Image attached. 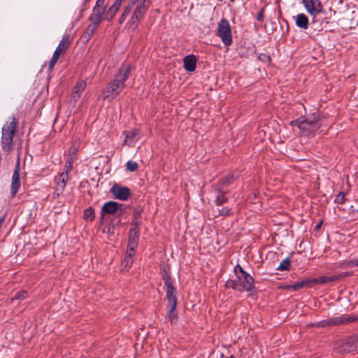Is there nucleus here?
<instances>
[{
	"label": "nucleus",
	"instance_id": "f257e3e1",
	"mask_svg": "<svg viewBox=\"0 0 358 358\" xmlns=\"http://www.w3.org/2000/svg\"><path fill=\"white\" fill-rule=\"evenodd\" d=\"M151 5L148 0H129L127 6L124 8L119 18V23L122 24L134 8L133 14L128 22L129 27L136 29L139 22L143 18Z\"/></svg>",
	"mask_w": 358,
	"mask_h": 358
},
{
	"label": "nucleus",
	"instance_id": "f03ea898",
	"mask_svg": "<svg viewBox=\"0 0 358 358\" xmlns=\"http://www.w3.org/2000/svg\"><path fill=\"white\" fill-rule=\"evenodd\" d=\"M131 69V65H122L114 79L103 89L100 97L103 100L113 101L125 87L124 83L130 76Z\"/></svg>",
	"mask_w": 358,
	"mask_h": 358
},
{
	"label": "nucleus",
	"instance_id": "7ed1b4c3",
	"mask_svg": "<svg viewBox=\"0 0 358 358\" xmlns=\"http://www.w3.org/2000/svg\"><path fill=\"white\" fill-rule=\"evenodd\" d=\"M234 272L236 275V279L227 281V287L239 292H248L254 288L253 278L247 273L239 264L234 267Z\"/></svg>",
	"mask_w": 358,
	"mask_h": 358
},
{
	"label": "nucleus",
	"instance_id": "20e7f679",
	"mask_svg": "<svg viewBox=\"0 0 358 358\" xmlns=\"http://www.w3.org/2000/svg\"><path fill=\"white\" fill-rule=\"evenodd\" d=\"M290 124L297 127L301 135L305 136H314L320 127L318 118L316 116L306 119H297L291 122Z\"/></svg>",
	"mask_w": 358,
	"mask_h": 358
},
{
	"label": "nucleus",
	"instance_id": "39448f33",
	"mask_svg": "<svg viewBox=\"0 0 358 358\" xmlns=\"http://www.w3.org/2000/svg\"><path fill=\"white\" fill-rule=\"evenodd\" d=\"M17 126V121L15 117H12L11 121L7 122L2 128V149L6 152L13 150V139Z\"/></svg>",
	"mask_w": 358,
	"mask_h": 358
},
{
	"label": "nucleus",
	"instance_id": "423d86ee",
	"mask_svg": "<svg viewBox=\"0 0 358 358\" xmlns=\"http://www.w3.org/2000/svg\"><path fill=\"white\" fill-rule=\"evenodd\" d=\"M334 277H327L322 276L319 278H311V279H306L301 280L300 282H297L292 285L287 287L288 289H292L293 291H298L302 288H311L313 287L317 284H324L327 282L333 281Z\"/></svg>",
	"mask_w": 358,
	"mask_h": 358
},
{
	"label": "nucleus",
	"instance_id": "0eeeda50",
	"mask_svg": "<svg viewBox=\"0 0 358 358\" xmlns=\"http://www.w3.org/2000/svg\"><path fill=\"white\" fill-rule=\"evenodd\" d=\"M216 34L225 45L229 46L232 43L231 27L227 19L222 18L218 22Z\"/></svg>",
	"mask_w": 358,
	"mask_h": 358
},
{
	"label": "nucleus",
	"instance_id": "6e6552de",
	"mask_svg": "<svg viewBox=\"0 0 358 358\" xmlns=\"http://www.w3.org/2000/svg\"><path fill=\"white\" fill-rule=\"evenodd\" d=\"M163 280L166 287V298L168 299L167 306L177 305L176 289L173 285L171 276L168 273L163 275Z\"/></svg>",
	"mask_w": 358,
	"mask_h": 358
},
{
	"label": "nucleus",
	"instance_id": "1a4fd4ad",
	"mask_svg": "<svg viewBox=\"0 0 358 358\" xmlns=\"http://www.w3.org/2000/svg\"><path fill=\"white\" fill-rule=\"evenodd\" d=\"M341 352H358V335L345 338L339 343Z\"/></svg>",
	"mask_w": 358,
	"mask_h": 358
},
{
	"label": "nucleus",
	"instance_id": "9d476101",
	"mask_svg": "<svg viewBox=\"0 0 358 358\" xmlns=\"http://www.w3.org/2000/svg\"><path fill=\"white\" fill-rule=\"evenodd\" d=\"M238 178V174L236 173H231L219 180V182L215 185V189L217 192H224L225 188L227 187L229 185L233 183L236 178Z\"/></svg>",
	"mask_w": 358,
	"mask_h": 358
},
{
	"label": "nucleus",
	"instance_id": "9b49d317",
	"mask_svg": "<svg viewBox=\"0 0 358 358\" xmlns=\"http://www.w3.org/2000/svg\"><path fill=\"white\" fill-rule=\"evenodd\" d=\"M303 3L309 14L316 16L322 10V6L319 0H303Z\"/></svg>",
	"mask_w": 358,
	"mask_h": 358
},
{
	"label": "nucleus",
	"instance_id": "f8f14e48",
	"mask_svg": "<svg viewBox=\"0 0 358 358\" xmlns=\"http://www.w3.org/2000/svg\"><path fill=\"white\" fill-rule=\"evenodd\" d=\"M123 204L118 203L115 201H108L102 207L101 209V215L104 214H114L115 213H118L120 215L122 212Z\"/></svg>",
	"mask_w": 358,
	"mask_h": 358
},
{
	"label": "nucleus",
	"instance_id": "ddd939ff",
	"mask_svg": "<svg viewBox=\"0 0 358 358\" xmlns=\"http://www.w3.org/2000/svg\"><path fill=\"white\" fill-rule=\"evenodd\" d=\"M111 193L116 199L125 201L130 195V190L128 187L114 185L111 188Z\"/></svg>",
	"mask_w": 358,
	"mask_h": 358
},
{
	"label": "nucleus",
	"instance_id": "4468645a",
	"mask_svg": "<svg viewBox=\"0 0 358 358\" xmlns=\"http://www.w3.org/2000/svg\"><path fill=\"white\" fill-rule=\"evenodd\" d=\"M86 87V83L83 80H80L77 83L76 86L73 88V90L71 93L70 101L73 104H76L78 99H80L83 92L84 91Z\"/></svg>",
	"mask_w": 358,
	"mask_h": 358
},
{
	"label": "nucleus",
	"instance_id": "2eb2a0df",
	"mask_svg": "<svg viewBox=\"0 0 358 358\" xmlns=\"http://www.w3.org/2000/svg\"><path fill=\"white\" fill-rule=\"evenodd\" d=\"M20 187V173H19V168L16 167L15 169L13 176H12V182H11V188H10V193L12 197H14L19 188Z\"/></svg>",
	"mask_w": 358,
	"mask_h": 358
},
{
	"label": "nucleus",
	"instance_id": "dca6fc26",
	"mask_svg": "<svg viewBox=\"0 0 358 358\" xmlns=\"http://www.w3.org/2000/svg\"><path fill=\"white\" fill-rule=\"evenodd\" d=\"M184 68L186 71L192 72L196 69V58L194 55H190L185 57L183 59Z\"/></svg>",
	"mask_w": 358,
	"mask_h": 358
},
{
	"label": "nucleus",
	"instance_id": "f3484780",
	"mask_svg": "<svg viewBox=\"0 0 358 358\" xmlns=\"http://www.w3.org/2000/svg\"><path fill=\"white\" fill-rule=\"evenodd\" d=\"M71 43L70 40V36L69 35H65L62 37V40L60 41L59 45L55 50V52H57L60 55L64 54L67 48H69V45Z\"/></svg>",
	"mask_w": 358,
	"mask_h": 358
},
{
	"label": "nucleus",
	"instance_id": "a211bd4d",
	"mask_svg": "<svg viewBox=\"0 0 358 358\" xmlns=\"http://www.w3.org/2000/svg\"><path fill=\"white\" fill-rule=\"evenodd\" d=\"M122 5V2L120 0H115L114 3L108 8L106 18L108 20H111L115 14L117 13V11L120 10L121 6Z\"/></svg>",
	"mask_w": 358,
	"mask_h": 358
},
{
	"label": "nucleus",
	"instance_id": "6ab92c4d",
	"mask_svg": "<svg viewBox=\"0 0 358 358\" xmlns=\"http://www.w3.org/2000/svg\"><path fill=\"white\" fill-rule=\"evenodd\" d=\"M296 26L301 29H306L308 26V18L303 13L297 15L294 17Z\"/></svg>",
	"mask_w": 358,
	"mask_h": 358
},
{
	"label": "nucleus",
	"instance_id": "aec40b11",
	"mask_svg": "<svg viewBox=\"0 0 358 358\" xmlns=\"http://www.w3.org/2000/svg\"><path fill=\"white\" fill-rule=\"evenodd\" d=\"M103 11L99 10L97 9H92V13L89 17L90 23L99 26L102 21V15Z\"/></svg>",
	"mask_w": 358,
	"mask_h": 358
},
{
	"label": "nucleus",
	"instance_id": "412c9836",
	"mask_svg": "<svg viewBox=\"0 0 358 358\" xmlns=\"http://www.w3.org/2000/svg\"><path fill=\"white\" fill-rule=\"evenodd\" d=\"M177 305L167 306V319L171 324H176L178 322V313L176 310Z\"/></svg>",
	"mask_w": 358,
	"mask_h": 358
},
{
	"label": "nucleus",
	"instance_id": "4be33fe9",
	"mask_svg": "<svg viewBox=\"0 0 358 358\" xmlns=\"http://www.w3.org/2000/svg\"><path fill=\"white\" fill-rule=\"evenodd\" d=\"M69 171H64L59 176L55 177V180L58 186L63 190L69 180Z\"/></svg>",
	"mask_w": 358,
	"mask_h": 358
},
{
	"label": "nucleus",
	"instance_id": "5701e85b",
	"mask_svg": "<svg viewBox=\"0 0 358 358\" xmlns=\"http://www.w3.org/2000/svg\"><path fill=\"white\" fill-rule=\"evenodd\" d=\"M139 234H140V227H138V224L137 222H136V227H132L129 231L128 241L138 243Z\"/></svg>",
	"mask_w": 358,
	"mask_h": 358
},
{
	"label": "nucleus",
	"instance_id": "b1692460",
	"mask_svg": "<svg viewBox=\"0 0 358 358\" xmlns=\"http://www.w3.org/2000/svg\"><path fill=\"white\" fill-rule=\"evenodd\" d=\"M123 134L125 136L124 143L131 144L136 140V137L139 134L138 129H134L131 131H124Z\"/></svg>",
	"mask_w": 358,
	"mask_h": 358
},
{
	"label": "nucleus",
	"instance_id": "393cba45",
	"mask_svg": "<svg viewBox=\"0 0 358 358\" xmlns=\"http://www.w3.org/2000/svg\"><path fill=\"white\" fill-rule=\"evenodd\" d=\"M99 26L95 25L92 23H90L86 28L85 33L83 35V37L87 41L94 34L95 30Z\"/></svg>",
	"mask_w": 358,
	"mask_h": 358
},
{
	"label": "nucleus",
	"instance_id": "a878e982",
	"mask_svg": "<svg viewBox=\"0 0 358 358\" xmlns=\"http://www.w3.org/2000/svg\"><path fill=\"white\" fill-rule=\"evenodd\" d=\"M358 320L357 316L339 317H337V324L351 323Z\"/></svg>",
	"mask_w": 358,
	"mask_h": 358
},
{
	"label": "nucleus",
	"instance_id": "bb28decb",
	"mask_svg": "<svg viewBox=\"0 0 358 358\" xmlns=\"http://www.w3.org/2000/svg\"><path fill=\"white\" fill-rule=\"evenodd\" d=\"M132 252H126V257L122 262V266L124 268H129L132 264Z\"/></svg>",
	"mask_w": 358,
	"mask_h": 358
},
{
	"label": "nucleus",
	"instance_id": "cd10ccee",
	"mask_svg": "<svg viewBox=\"0 0 358 358\" xmlns=\"http://www.w3.org/2000/svg\"><path fill=\"white\" fill-rule=\"evenodd\" d=\"M226 193L227 191H224V192L222 193L217 192V195L215 199V203L217 206H221L227 201L228 199L225 196Z\"/></svg>",
	"mask_w": 358,
	"mask_h": 358
},
{
	"label": "nucleus",
	"instance_id": "c85d7f7f",
	"mask_svg": "<svg viewBox=\"0 0 358 358\" xmlns=\"http://www.w3.org/2000/svg\"><path fill=\"white\" fill-rule=\"evenodd\" d=\"M289 266H290V261H289V258H286L281 262L280 265L276 268V270L281 271H287L289 269Z\"/></svg>",
	"mask_w": 358,
	"mask_h": 358
},
{
	"label": "nucleus",
	"instance_id": "c756f323",
	"mask_svg": "<svg viewBox=\"0 0 358 358\" xmlns=\"http://www.w3.org/2000/svg\"><path fill=\"white\" fill-rule=\"evenodd\" d=\"M75 157L73 155H71V153H69L67 160L65 164L64 171L70 172L73 168V163L74 162Z\"/></svg>",
	"mask_w": 358,
	"mask_h": 358
},
{
	"label": "nucleus",
	"instance_id": "7c9ffc66",
	"mask_svg": "<svg viewBox=\"0 0 358 358\" xmlns=\"http://www.w3.org/2000/svg\"><path fill=\"white\" fill-rule=\"evenodd\" d=\"M126 169L128 171L134 172L138 169V164L136 162L129 160L126 164Z\"/></svg>",
	"mask_w": 358,
	"mask_h": 358
},
{
	"label": "nucleus",
	"instance_id": "2f4dec72",
	"mask_svg": "<svg viewBox=\"0 0 358 358\" xmlns=\"http://www.w3.org/2000/svg\"><path fill=\"white\" fill-rule=\"evenodd\" d=\"M83 217L85 220H93L94 218V210L92 208L86 209L84 212Z\"/></svg>",
	"mask_w": 358,
	"mask_h": 358
},
{
	"label": "nucleus",
	"instance_id": "473e14b6",
	"mask_svg": "<svg viewBox=\"0 0 358 358\" xmlns=\"http://www.w3.org/2000/svg\"><path fill=\"white\" fill-rule=\"evenodd\" d=\"M141 212L139 210H135L133 214V220H132V225L133 227H136V222L138 224V227H140L141 224Z\"/></svg>",
	"mask_w": 358,
	"mask_h": 358
},
{
	"label": "nucleus",
	"instance_id": "72a5a7b5",
	"mask_svg": "<svg viewBox=\"0 0 358 358\" xmlns=\"http://www.w3.org/2000/svg\"><path fill=\"white\" fill-rule=\"evenodd\" d=\"M27 296V292L25 290H21L18 292L14 297L11 299V301H14L15 300H23L26 299Z\"/></svg>",
	"mask_w": 358,
	"mask_h": 358
},
{
	"label": "nucleus",
	"instance_id": "f704fd0d",
	"mask_svg": "<svg viewBox=\"0 0 358 358\" xmlns=\"http://www.w3.org/2000/svg\"><path fill=\"white\" fill-rule=\"evenodd\" d=\"M61 55H60L57 52H54L52 57L49 64V69H52L54 67L55 64L57 63Z\"/></svg>",
	"mask_w": 358,
	"mask_h": 358
},
{
	"label": "nucleus",
	"instance_id": "c9c22d12",
	"mask_svg": "<svg viewBox=\"0 0 358 358\" xmlns=\"http://www.w3.org/2000/svg\"><path fill=\"white\" fill-rule=\"evenodd\" d=\"M258 59L261 62L268 64H270L271 62V59L270 56L268 55L267 54H264V53L259 54L258 56Z\"/></svg>",
	"mask_w": 358,
	"mask_h": 358
},
{
	"label": "nucleus",
	"instance_id": "e433bc0d",
	"mask_svg": "<svg viewBox=\"0 0 358 358\" xmlns=\"http://www.w3.org/2000/svg\"><path fill=\"white\" fill-rule=\"evenodd\" d=\"M105 8V0H97L95 6L93 8V9H97L103 12Z\"/></svg>",
	"mask_w": 358,
	"mask_h": 358
},
{
	"label": "nucleus",
	"instance_id": "4c0bfd02",
	"mask_svg": "<svg viewBox=\"0 0 358 358\" xmlns=\"http://www.w3.org/2000/svg\"><path fill=\"white\" fill-rule=\"evenodd\" d=\"M138 246L137 242H129L127 244V250L126 252H132L134 255V250Z\"/></svg>",
	"mask_w": 358,
	"mask_h": 358
},
{
	"label": "nucleus",
	"instance_id": "58836bf2",
	"mask_svg": "<svg viewBox=\"0 0 358 358\" xmlns=\"http://www.w3.org/2000/svg\"><path fill=\"white\" fill-rule=\"evenodd\" d=\"M231 213V210L227 207H224L220 210V215L222 216H228Z\"/></svg>",
	"mask_w": 358,
	"mask_h": 358
},
{
	"label": "nucleus",
	"instance_id": "ea45409f",
	"mask_svg": "<svg viewBox=\"0 0 358 358\" xmlns=\"http://www.w3.org/2000/svg\"><path fill=\"white\" fill-rule=\"evenodd\" d=\"M345 194L341 192L338 194H337V203H343L345 201Z\"/></svg>",
	"mask_w": 358,
	"mask_h": 358
},
{
	"label": "nucleus",
	"instance_id": "a19ab883",
	"mask_svg": "<svg viewBox=\"0 0 358 358\" xmlns=\"http://www.w3.org/2000/svg\"><path fill=\"white\" fill-rule=\"evenodd\" d=\"M320 323H321L322 326H326V325L334 324L335 322L333 321H329V322L322 321Z\"/></svg>",
	"mask_w": 358,
	"mask_h": 358
},
{
	"label": "nucleus",
	"instance_id": "79ce46f5",
	"mask_svg": "<svg viewBox=\"0 0 358 358\" xmlns=\"http://www.w3.org/2000/svg\"><path fill=\"white\" fill-rule=\"evenodd\" d=\"M76 148H74V147H71L70 150H69V153H71V155H73V157H75L76 156Z\"/></svg>",
	"mask_w": 358,
	"mask_h": 358
},
{
	"label": "nucleus",
	"instance_id": "37998d69",
	"mask_svg": "<svg viewBox=\"0 0 358 358\" xmlns=\"http://www.w3.org/2000/svg\"><path fill=\"white\" fill-rule=\"evenodd\" d=\"M262 19V13H259L257 16V20H261Z\"/></svg>",
	"mask_w": 358,
	"mask_h": 358
},
{
	"label": "nucleus",
	"instance_id": "c03bdc74",
	"mask_svg": "<svg viewBox=\"0 0 358 358\" xmlns=\"http://www.w3.org/2000/svg\"><path fill=\"white\" fill-rule=\"evenodd\" d=\"M320 225H321V223L318 224L317 225L315 226V229L316 230H318L320 227Z\"/></svg>",
	"mask_w": 358,
	"mask_h": 358
},
{
	"label": "nucleus",
	"instance_id": "a18cd8bd",
	"mask_svg": "<svg viewBox=\"0 0 358 358\" xmlns=\"http://www.w3.org/2000/svg\"><path fill=\"white\" fill-rule=\"evenodd\" d=\"M344 275H345L344 274H339V276H341V277H344Z\"/></svg>",
	"mask_w": 358,
	"mask_h": 358
},
{
	"label": "nucleus",
	"instance_id": "49530a36",
	"mask_svg": "<svg viewBox=\"0 0 358 358\" xmlns=\"http://www.w3.org/2000/svg\"><path fill=\"white\" fill-rule=\"evenodd\" d=\"M221 357L223 358L224 357V355L223 354H221Z\"/></svg>",
	"mask_w": 358,
	"mask_h": 358
},
{
	"label": "nucleus",
	"instance_id": "de8ad7c7",
	"mask_svg": "<svg viewBox=\"0 0 358 358\" xmlns=\"http://www.w3.org/2000/svg\"><path fill=\"white\" fill-rule=\"evenodd\" d=\"M120 1H122V3L125 1V0H120Z\"/></svg>",
	"mask_w": 358,
	"mask_h": 358
},
{
	"label": "nucleus",
	"instance_id": "09e8293b",
	"mask_svg": "<svg viewBox=\"0 0 358 358\" xmlns=\"http://www.w3.org/2000/svg\"><path fill=\"white\" fill-rule=\"evenodd\" d=\"M231 1H234L235 0H230Z\"/></svg>",
	"mask_w": 358,
	"mask_h": 358
},
{
	"label": "nucleus",
	"instance_id": "8fccbe9b",
	"mask_svg": "<svg viewBox=\"0 0 358 358\" xmlns=\"http://www.w3.org/2000/svg\"><path fill=\"white\" fill-rule=\"evenodd\" d=\"M357 266H358V262H357Z\"/></svg>",
	"mask_w": 358,
	"mask_h": 358
},
{
	"label": "nucleus",
	"instance_id": "3c124183",
	"mask_svg": "<svg viewBox=\"0 0 358 358\" xmlns=\"http://www.w3.org/2000/svg\"><path fill=\"white\" fill-rule=\"evenodd\" d=\"M357 212H358V209H357Z\"/></svg>",
	"mask_w": 358,
	"mask_h": 358
}]
</instances>
